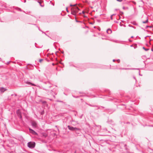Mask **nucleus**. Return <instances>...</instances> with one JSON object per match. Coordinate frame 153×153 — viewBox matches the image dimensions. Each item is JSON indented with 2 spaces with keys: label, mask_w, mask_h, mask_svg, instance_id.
I'll use <instances>...</instances> for the list:
<instances>
[{
  "label": "nucleus",
  "mask_w": 153,
  "mask_h": 153,
  "mask_svg": "<svg viewBox=\"0 0 153 153\" xmlns=\"http://www.w3.org/2000/svg\"><path fill=\"white\" fill-rule=\"evenodd\" d=\"M123 9H125V7H123Z\"/></svg>",
  "instance_id": "obj_41"
},
{
  "label": "nucleus",
  "mask_w": 153,
  "mask_h": 153,
  "mask_svg": "<svg viewBox=\"0 0 153 153\" xmlns=\"http://www.w3.org/2000/svg\"><path fill=\"white\" fill-rule=\"evenodd\" d=\"M16 114L18 116L20 115L21 114V112L20 110L18 109L16 111Z\"/></svg>",
  "instance_id": "obj_10"
},
{
  "label": "nucleus",
  "mask_w": 153,
  "mask_h": 153,
  "mask_svg": "<svg viewBox=\"0 0 153 153\" xmlns=\"http://www.w3.org/2000/svg\"><path fill=\"white\" fill-rule=\"evenodd\" d=\"M116 0L119 2H121L123 1V0Z\"/></svg>",
  "instance_id": "obj_22"
},
{
  "label": "nucleus",
  "mask_w": 153,
  "mask_h": 153,
  "mask_svg": "<svg viewBox=\"0 0 153 153\" xmlns=\"http://www.w3.org/2000/svg\"><path fill=\"white\" fill-rule=\"evenodd\" d=\"M128 26L129 27H132L133 28H134L135 29L136 28L133 26H132L131 25H128Z\"/></svg>",
  "instance_id": "obj_20"
},
{
  "label": "nucleus",
  "mask_w": 153,
  "mask_h": 153,
  "mask_svg": "<svg viewBox=\"0 0 153 153\" xmlns=\"http://www.w3.org/2000/svg\"><path fill=\"white\" fill-rule=\"evenodd\" d=\"M16 10H18V11H22V10L20 8H18V7H17L16 8Z\"/></svg>",
  "instance_id": "obj_16"
},
{
  "label": "nucleus",
  "mask_w": 153,
  "mask_h": 153,
  "mask_svg": "<svg viewBox=\"0 0 153 153\" xmlns=\"http://www.w3.org/2000/svg\"><path fill=\"white\" fill-rule=\"evenodd\" d=\"M32 126L35 128H36L37 126V124L36 121H33L31 123Z\"/></svg>",
  "instance_id": "obj_3"
},
{
  "label": "nucleus",
  "mask_w": 153,
  "mask_h": 153,
  "mask_svg": "<svg viewBox=\"0 0 153 153\" xmlns=\"http://www.w3.org/2000/svg\"><path fill=\"white\" fill-rule=\"evenodd\" d=\"M129 41L130 42H131V41L129 39Z\"/></svg>",
  "instance_id": "obj_44"
},
{
  "label": "nucleus",
  "mask_w": 153,
  "mask_h": 153,
  "mask_svg": "<svg viewBox=\"0 0 153 153\" xmlns=\"http://www.w3.org/2000/svg\"><path fill=\"white\" fill-rule=\"evenodd\" d=\"M2 7L3 9H4L5 8H7L6 4H2Z\"/></svg>",
  "instance_id": "obj_13"
},
{
  "label": "nucleus",
  "mask_w": 153,
  "mask_h": 153,
  "mask_svg": "<svg viewBox=\"0 0 153 153\" xmlns=\"http://www.w3.org/2000/svg\"><path fill=\"white\" fill-rule=\"evenodd\" d=\"M91 106L94 107L96 106V105H92V106Z\"/></svg>",
  "instance_id": "obj_30"
},
{
  "label": "nucleus",
  "mask_w": 153,
  "mask_h": 153,
  "mask_svg": "<svg viewBox=\"0 0 153 153\" xmlns=\"http://www.w3.org/2000/svg\"><path fill=\"white\" fill-rule=\"evenodd\" d=\"M38 3H39V4L42 7H43L44 6L43 5H42L41 4V2L40 1H38Z\"/></svg>",
  "instance_id": "obj_14"
},
{
  "label": "nucleus",
  "mask_w": 153,
  "mask_h": 153,
  "mask_svg": "<svg viewBox=\"0 0 153 153\" xmlns=\"http://www.w3.org/2000/svg\"><path fill=\"white\" fill-rule=\"evenodd\" d=\"M151 51H153V49L152 48V49H151Z\"/></svg>",
  "instance_id": "obj_38"
},
{
  "label": "nucleus",
  "mask_w": 153,
  "mask_h": 153,
  "mask_svg": "<svg viewBox=\"0 0 153 153\" xmlns=\"http://www.w3.org/2000/svg\"><path fill=\"white\" fill-rule=\"evenodd\" d=\"M74 153H76V151H75Z\"/></svg>",
  "instance_id": "obj_50"
},
{
  "label": "nucleus",
  "mask_w": 153,
  "mask_h": 153,
  "mask_svg": "<svg viewBox=\"0 0 153 153\" xmlns=\"http://www.w3.org/2000/svg\"><path fill=\"white\" fill-rule=\"evenodd\" d=\"M85 13V12L84 11H82V13H83V14H84Z\"/></svg>",
  "instance_id": "obj_27"
},
{
  "label": "nucleus",
  "mask_w": 153,
  "mask_h": 153,
  "mask_svg": "<svg viewBox=\"0 0 153 153\" xmlns=\"http://www.w3.org/2000/svg\"><path fill=\"white\" fill-rule=\"evenodd\" d=\"M66 11L67 12H68V13L69 12V11L68 9V8L67 7H66Z\"/></svg>",
  "instance_id": "obj_25"
},
{
  "label": "nucleus",
  "mask_w": 153,
  "mask_h": 153,
  "mask_svg": "<svg viewBox=\"0 0 153 153\" xmlns=\"http://www.w3.org/2000/svg\"><path fill=\"white\" fill-rule=\"evenodd\" d=\"M68 128L71 131H74V127L70 126H68Z\"/></svg>",
  "instance_id": "obj_6"
},
{
  "label": "nucleus",
  "mask_w": 153,
  "mask_h": 153,
  "mask_svg": "<svg viewBox=\"0 0 153 153\" xmlns=\"http://www.w3.org/2000/svg\"><path fill=\"white\" fill-rule=\"evenodd\" d=\"M71 9H72L73 10H74V11H75L76 13L78 12V10H79V9L77 7H72Z\"/></svg>",
  "instance_id": "obj_5"
},
{
  "label": "nucleus",
  "mask_w": 153,
  "mask_h": 153,
  "mask_svg": "<svg viewBox=\"0 0 153 153\" xmlns=\"http://www.w3.org/2000/svg\"><path fill=\"white\" fill-rule=\"evenodd\" d=\"M26 83L28 85H31L32 86H36V85L34 84L33 83H31V82H26Z\"/></svg>",
  "instance_id": "obj_12"
},
{
  "label": "nucleus",
  "mask_w": 153,
  "mask_h": 153,
  "mask_svg": "<svg viewBox=\"0 0 153 153\" xmlns=\"http://www.w3.org/2000/svg\"><path fill=\"white\" fill-rule=\"evenodd\" d=\"M10 61H9V62H7V64H9L10 62Z\"/></svg>",
  "instance_id": "obj_29"
},
{
  "label": "nucleus",
  "mask_w": 153,
  "mask_h": 153,
  "mask_svg": "<svg viewBox=\"0 0 153 153\" xmlns=\"http://www.w3.org/2000/svg\"><path fill=\"white\" fill-rule=\"evenodd\" d=\"M43 114V113L42 112H41V114Z\"/></svg>",
  "instance_id": "obj_36"
},
{
  "label": "nucleus",
  "mask_w": 153,
  "mask_h": 153,
  "mask_svg": "<svg viewBox=\"0 0 153 153\" xmlns=\"http://www.w3.org/2000/svg\"><path fill=\"white\" fill-rule=\"evenodd\" d=\"M131 38H133V36H131Z\"/></svg>",
  "instance_id": "obj_46"
},
{
  "label": "nucleus",
  "mask_w": 153,
  "mask_h": 153,
  "mask_svg": "<svg viewBox=\"0 0 153 153\" xmlns=\"http://www.w3.org/2000/svg\"><path fill=\"white\" fill-rule=\"evenodd\" d=\"M46 103V102L45 101H44L42 102V103H43V104H45Z\"/></svg>",
  "instance_id": "obj_23"
},
{
  "label": "nucleus",
  "mask_w": 153,
  "mask_h": 153,
  "mask_svg": "<svg viewBox=\"0 0 153 153\" xmlns=\"http://www.w3.org/2000/svg\"><path fill=\"white\" fill-rule=\"evenodd\" d=\"M45 89V90H48V89Z\"/></svg>",
  "instance_id": "obj_40"
},
{
  "label": "nucleus",
  "mask_w": 153,
  "mask_h": 153,
  "mask_svg": "<svg viewBox=\"0 0 153 153\" xmlns=\"http://www.w3.org/2000/svg\"><path fill=\"white\" fill-rule=\"evenodd\" d=\"M7 89L3 87H1L0 88V90L1 92H4L5 91H6Z\"/></svg>",
  "instance_id": "obj_7"
},
{
  "label": "nucleus",
  "mask_w": 153,
  "mask_h": 153,
  "mask_svg": "<svg viewBox=\"0 0 153 153\" xmlns=\"http://www.w3.org/2000/svg\"><path fill=\"white\" fill-rule=\"evenodd\" d=\"M122 14H123V12H121Z\"/></svg>",
  "instance_id": "obj_39"
},
{
  "label": "nucleus",
  "mask_w": 153,
  "mask_h": 153,
  "mask_svg": "<svg viewBox=\"0 0 153 153\" xmlns=\"http://www.w3.org/2000/svg\"><path fill=\"white\" fill-rule=\"evenodd\" d=\"M29 130L30 131V133H32V134L34 135H37V133L34 130H33L31 129L30 128H29Z\"/></svg>",
  "instance_id": "obj_4"
},
{
  "label": "nucleus",
  "mask_w": 153,
  "mask_h": 153,
  "mask_svg": "<svg viewBox=\"0 0 153 153\" xmlns=\"http://www.w3.org/2000/svg\"><path fill=\"white\" fill-rule=\"evenodd\" d=\"M117 61L118 62H120V60L119 59H117Z\"/></svg>",
  "instance_id": "obj_28"
},
{
  "label": "nucleus",
  "mask_w": 153,
  "mask_h": 153,
  "mask_svg": "<svg viewBox=\"0 0 153 153\" xmlns=\"http://www.w3.org/2000/svg\"><path fill=\"white\" fill-rule=\"evenodd\" d=\"M115 15V14H113L112 15H112V16Z\"/></svg>",
  "instance_id": "obj_37"
},
{
  "label": "nucleus",
  "mask_w": 153,
  "mask_h": 153,
  "mask_svg": "<svg viewBox=\"0 0 153 153\" xmlns=\"http://www.w3.org/2000/svg\"><path fill=\"white\" fill-rule=\"evenodd\" d=\"M26 2V0H24V2Z\"/></svg>",
  "instance_id": "obj_42"
},
{
  "label": "nucleus",
  "mask_w": 153,
  "mask_h": 153,
  "mask_svg": "<svg viewBox=\"0 0 153 153\" xmlns=\"http://www.w3.org/2000/svg\"><path fill=\"white\" fill-rule=\"evenodd\" d=\"M107 32L108 33L110 34L112 33V30L108 28L107 30Z\"/></svg>",
  "instance_id": "obj_9"
},
{
  "label": "nucleus",
  "mask_w": 153,
  "mask_h": 153,
  "mask_svg": "<svg viewBox=\"0 0 153 153\" xmlns=\"http://www.w3.org/2000/svg\"><path fill=\"white\" fill-rule=\"evenodd\" d=\"M79 14H81V13H79Z\"/></svg>",
  "instance_id": "obj_51"
},
{
  "label": "nucleus",
  "mask_w": 153,
  "mask_h": 153,
  "mask_svg": "<svg viewBox=\"0 0 153 153\" xmlns=\"http://www.w3.org/2000/svg\"><path fill=\"white\" fill-rule=\"evenodd\" d=\"M80 129L79 128L76 127H74V131L76 130H79Z\"/></svg>",
  "instance_id": "obj_17"
},
{
  "label": "nucleus",
  "mask_w": 153,
  "mask_h": 153,
  "mask_svg": "<svg viewBox=\"0 0 153 153\" xmlns=\"http://www.w3.org/2000/svg\"><path fill=\"white\" fill-rule=\"evenodd\" d=\"M115 61V59H114L113 60V61L114 62Z\"/></svg>",
  "instance_id": "obj_35"
},
{
  "label": "nucleus",
  "mask_w": 153,
  "mask_h": 153,
  "mask_svg": "<svg viewBox=\"0 0 153 153\" xmlns=\"http://www.w3.org/2000/svg\"><path fill=\"white\" fill-rule=\"evenodd\" d=\"M73 96L74 97H75V98H78V96Z\"/></svg>",
  "instance_id": "obj_26"
},
{
  "label": "nucleus",
  "mask_w": 153,
  "mask_h": 153,
  "mask_svg": "<svg viewBox=\"0 0 153 153\" xmlns=\"http://www.w3.org/2000/svg\"><path fill=\"white\" fill-rule=\"evenodd\" d=\"M148 27H149V26H146V28H147Z\"/></svg>",
  "instance_id": "obj_31"
},
{
  "label": "nucleus",
  "mask_w": 153,
  "mask_h": 153,
  "mask_svg": "<svg viewBox=\"0 0 153 153\" xmlns=\"http://www.w3.org/2000/svg\"><path fill=\"white\" fill-rule=\"evenodd\" d=\"M73 5V6H75L76 5V4H74V5Z\"/></svg>",
  "instance_id": "obj_43"
},
{
  "label": "nucleus",
  "mask_w": 153,
  "mask_h": 153,
  "mask_svg": "<svg viewBox=\"0 0 153 153\" xmlns=\"http://www.w3.org/2000/svg\"><path fill=\"white\" fill-rule=\"evenodd\" d=\"M35 143L34 142H30L27 143V146L30 148L33 149L35 146Z\"/></svg>",
  "instance_id": "obj_1"
},
{
  "label": "nucleus",
  "mask_w": 153,
  "mask_h": 153,
  "mask_svg": "<svg viewBox=\"0 0 153 153\" xmlns=\"http://www.w3.org/2000/svg\"><path fill=\"white\" fill-rule=\"evenodd\" d=\"M132 24L133 25H137V24L135 22H133L132 23Z\"/></svg>",
  "instance_id": "obj_18"
},
{
  "label": "nucleus",
  "mask_w": 153,
  "mask_h": 153,
  "mask_svg": "<svg viewBox=\"0 0 153 153\" xmlns=\"http://www.w3.org/2000/svg\"><path fill=\"white\" fill-rule=\"evenodd\" d=\"M75 11H74V10H73L72 9H71V14L74 15H76V13Z\"/></svg>",
  "instance_id": "obj_8"
},
{
  "label": "nucleus",
  "mask_w": 153,
  "mask_h": 153,
  "mask_svg": "<svg viewBox=\"0 0 153 153\" xmlns=\"http://www.w3.org/2000/svg\"><path fill=\"white\" fill-rule=\"evenodd\" d=\"M76 22H79L78 21H77V20H76Z\"/></svg>",
  "instance_id": "obj_45"
},
{
  "label": "nucleus",
  "mask_w": 153,
  "mask_h": 153,
  "mask_svg": "<svg viewBox=\"0 0 153 153\" xmlns=\"http://www.w3.org/2000/svg\"><path fill=\"white\" fill-rule=\"evenodd\" d=\"M44 33L45 34V35H47L45 33Z\"/></svg>",
  "instance_id": "obj_47"
},
{
  "label": "nucleus",
  "mask_w": 153,
  "mask_h": 153,
  "mask_svg": "<svg viewBox=\"0 0 153 153\" xmlns=\"http://www.w3.org/2000/svg\"><path fill=\"white\" fill-rule=\"evenodd\" d=\"M112 15H111V17H110V18H111V20H112L113 19V18H112Z\"/></svg>",
  "instance_id": "obj_24"
},
{
  "label": "nucleus",
  "mask_w": 153,
  "mask_h": 153,
  "mask_svg": "<svg viewBox=\"0 0 153 153\" xmlns=\"http://www.w3.org/2000/svg\"><path fill=\"white\" fill-rule=\"evenodd\" d=\"M52 65H54V64H53V63Z\"/></svg>",
  "instance_id": "obj_48"
},
{
  "label": "nucleus",
  "mask_w": 153,
  "mask_h": 153,
  "mask_svg": "<svg viewBox=\"0 0 153 153\" xmlns=\"http://www.w3.org/2000/svg\"><path fill=\"white\" fill-rule=\"evenodd\" d=\"M43 59H40L39 60V62H42V61H43Z\"/></svg>",
  "instance_id": "obj_21"
},
{
  "label": "nucleus",
  "mask_w": 153,
  "mask_h": 153,
  "mask_svg": "<svg viewBox=\"0 0 153 153\" xmlns=\"http://www.w3.org/2000/svg\"><path fill=\"white\" fill-rule=\"evenodd\" d=\"M70 6H71V7L73 6V5H72V4H71L70 5Z\"/></svg>",
  "instance_id": "obj_32"
},
{
  "label": "nucleus",
  "mask_w": 153,
  "mask_h": 153,
  "mask_svg": "<svg viewBox=\"0 0 153 153\" xmlns=\"http://www.w3.org/2000/svg\"><path fill=\"white\" fill-rule=\"evenodd\" d=\"M148 17H147L146 20L145 21L143 22V23L144 24H145V23H148Z\"/></svg>",
  "instance_id": "obj_11"
},
{
  "label": "nucleus",
  "mask_w": 153,
  "mask_h": 153,
  "mask_svg": "<svg viewBox=\"0 0 153 153\" xmlns=\"http://www.w3.org/2000/svg\"><path fill=\"white\" fill-rule=\"evenodd\" d=\"M44 83L46 85L45 87L46 88H49L51 87V85L50 83L49 82H44Z\"/></svg>",
  "instance_id": "obj_2"
},
{
  "label": "nucleus",
  "mask_w": 153,
  "mask_h": 153,
  "mask_svg": "<svg viewBox=\"0 0 153 153\" xmlns=\"http://www.w3.org/2000/svg\"><path fill=\"white\" fill-rule=\"evenodd\" d=\"M143 48L144 49L145 51H148L149 50V48H146L144 47H143Z\"/></svg>",
  "instance_id": "obj_15"
},
{
  "label": "nucleus",
  "mask_w": 153,
  "mask_h": 153,
  "mask_svg": "<svg viewBox=\"0 0 153 153\" xmlns=\"http://www.w3.org/2000/svg\"><path fill=\"white\" fill-rule=\"evenodd\" d=\"M80 71H82V70H80Z\"/></svg>",
  "instance_id": "obj_49"
},
{
  "label": "nucleus",
  "mask_w": 153,
  "mask_h": 153,
  "mask_svg": "<svg viewBox=\"0 0 153 153\" xmlns=\"http://www.w3.org/2000/svg\"><path fill=\"white\" fill-rule=\"evenodd\" d=\"M61 53H64V51H61Z\"/></svg>",
  "instance_id": "obj_33"
},
{
  "label": "nucleus",
  "mask_w": 153,
  "mask_h": 153,
  "mask_svg": "<svg viewBox=\"0 0 153 153\" xmlns=\"http://www.w3.org/2000/svg\"><path fill=\"white\" fill-rule=\"evenodd\" d=\"M88 105H89L90 106H92V105H91V104H88Z\"/></svg>",
  "instance_id": "obj_34"
},
{
  "label": "nucleus",
  "mask_w": 153,
  "mask_h": 153,
  "mask_svg": "<svg viewBox=\"0 0 153 153\" xmlns=\"http://www.w3.org/2000/svg\"><path fill=\"white\" fill-rule=\"evenodd\" d=\"M19 118V119H22V114H20V115H19L18 116Z\"/></svg>",
  "instance_id": "obj_19"
}]
</instances>
